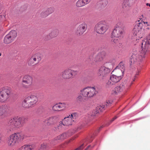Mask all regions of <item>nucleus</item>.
Returning a JSON list of instances; mask_svg holds the SVG:
<instances>
[{"label":"nucleus","instance_id":"obj_1","mask_svg":"<svg viewBox=\"0 0 150 150\" xmlns=\"http://www.w3.org/2000/svg\"><path fill=\"white\" fill-rule=\"evenodd\" d=\"M27 119L26 118L15 117L9 120L8 124L9 127L7 129L9 133L15 130H17L22 127Z\"/></svg>","mask_w":150,"mask_h":150},{"label":"nucleus","instance_id":"obj_2","mask_svg":"<svg viewBox=\"0 0 150 150\" xmlns=\"http://www.w3.org/2000/svg\"><path fill=\"white\" fill-rule=\"evenodd\" d=\"M143 23L138 21L136 22L133 30V34L132 37V39L134 42H138L140 38L142 37Z\"/></svg>","mask_w":150,"mask_h":150},{"label":"nucleus","instance_id":"obj_3","mask_svg":"<svg viewBox=\"0 0 150 150\" xmlns=\"http://www.w3.org/2000/svg\"><path fill=\"white\" fill-rule=\"evenodd\" d=\"M80 94L86 99H91L94 97L98 93L97 89L95 87L87 86L81 89Z\"/></svg>","mask_w":150,"mask_h":150},{"label":"nucleus","instance_id":"obj_4","mask_svg":"<svg viewBox=\"0 0 150 150\" xmlns=\"http://www.w3.org/2000/svg\"><path fill=\"white\" fill-rule=\"evenodd\" d=\"M24 138V136L21 132H17L13 134L8 137L7 142L8 145L13 146L18 143Z\"/></svg>","mask_w":150,"mask_h":150},{"label":"nucleus","instance_id":"obj_5","mask_svg":"<svg viewBox=\"0 0 150 150\" xmlns=\"http://www.w3.org/2000/svg\"><path fill=\"white\" fill-rule=\"evenodd\" d=\"M112 66L111 63L106 62L100 67L98 71V75L99 78L103 80L111 71L110 67Z\"/></svg>","mask_w":150,"mask_h":150},{"label":"nucleus","instance_id":"obj_6","mask_svg":"<svg viewBox=\"0 0 150 150\" xmlns=\"http://www.w3.org/2000/svg\"><path fill=\"white\" fill-rule=\"evenodd\" d=\"M135 79L132 80L131 82L129 81H125L119 85L115 87L111 91V93L112 95H116L120 92L127 89L132 84L133 82L134 81Z\"/></svg>","mask_w":150,"mask_h":150},{"label":"nucleus","instance_id":"obj_7","mask_svg":"<svg viewBox=\"0 0 150 150\" xmlns=\"http://www.w3.org/2000/svg\"><path fill=\"white\" fill-rule=\"evenodd\" d=\"M38 101V98L35 96L31 95L26 98L22 103L23 107L25 108L32 107L35 105Z\"/></svg>","mask_w":150,"mask_h":150},{"label":"nucleus","instance_id":"obj_8","mask_svg":"<svg viewBox=\"0 0 150 150\" xmlns=\"http://www.w3.org/2000/svg\"><path fill=\"white\" fill-rule=\"evenodd\" d=\"M11 95V91L7 87L2 88L0 89V102L4 103L8 100Z\"/></svg>","mask_w":150,"mask_h":150},{"label":"nucleus","instance_id":"obj_9","mask_svg":"<svg viewBox=\"0 0 150 150\" xmlns=\"http://www.w3.org/2000/svg\"><path fill=\"white\" fill-rule=\"evenodd\" d=\"M108 28V26L105 22H100L95 25L94 30L97 33L103 34Z\"/></svg>","mask_w":150,"mask_h":150},{"label":"nucleus","instance_id":"obj_10","mask_svg":"<svg viewBox=\"0 0 150 150\" xmlns=\"http://www.w3.org/2000/svg\"><path fill=\"white\" fill-rule=\"evenodd\" d=\"M123 24L121 23H119L116 25V27L113 30L112 35L115 37L121 38L123 37Z\"/></svg>","mask_w":150,"mask_h":150},{"label":"nucleus","instance_id":"obj_11","mask_svg":"<svg viewBox=\"0 0 150 150\" xmlns=\"http://www.w3.org/2000/svg\"><path fill=\"white\" fill-rule=\"evenodd\" d=\"M41 55L37 53L32 55L28 61V64L29 66H33L38 64L41 60Z\"/></svg>","mask_w":150,"mask_h":150},{"label":"nucleus","instance_id":"obj_12","mask_svg":"<svg viewBox=\"0 0 150 150\" xmlns=\"http://www.w3.org/2000/svg\"><path fill=\"white\" fill-rule=\"evenodd\" d=\"M78 73L77 71L67 69L62 73V76L64 79H71L76 75Z\"/></svg>","mask_w":150,"mask_h":150},{"label":"nucleus","instance_id":"obj_13","mask_svg":"<svg viewBox=\"0 0 150 150\" xmlns=\"http://www.w3.org/2000/svg\"><path fill=\"white\" fill-rule=\"evenodd\" d=\"M11 112V108L6 105H0V119H2Z\"/></svg>","mask_w":150,"mask_h":150},{"label":"nucleus","instance_id":"obj_14","mask_svg":"<svg viewBox=\"0 0 150 150\" xmlns=\"http://www.w3.org/2000/svg\"><path fill=\"white\" fill-rule=\"evenodd\" d=\"M33 78L29 75L24 76L22 79V85L25 88H28L33 83Z\"/></svg>","mask_w":150,"mask_h":150},{"label":"nucleus","instance_id":"obj_15","mask_svg":"<svg viewBox=\"0 0 150 150\" xmlns=\"http://www.w3.org/2000/svg\"><path fill=\"white\" fill-rule=\"evenodd\" d=\"M141 49L144 52H150V34L143 40L141 45Z\"/></svg>","mask_w":150,"mask_h":150},{"label":"nucleus","instance_id":"obj_16","mask_svg":"<svg viewBox=\"0 0 150 150\" xmlns=\"http://www.w3.org/2000/svg\"><path fill=\"white\" fill-rule=\"evenodd\" d=\"M77 114L76 113H73L69 116L65 117L62 120L63 126H69L71 125L74 122L76 118Z\"/></svg>","mask_w":150,"mask_h":150},{"label":"nucleus","instance_id":"obj_17","mask_svg":"<svg viewBox=\"0 0 150 150\" xmlns=\"http://www.w3.org/2000/svg\"><path fill=\"white\" fill-rule=\"evenodd\" d=\"M122 76V75L120 74H116V75L112 74L111 75L109 80L106 83V86L108 87L109 86L118 82L121 79Z\"/></svg>","mask_w":150,"mask_h":150},{"label":"nucleus","instance_id":"obj_18","mask_svg":"<svg viewBox=\"0 0 150 150\" xmlns=\"http://www.w3.org/2000/svg\"><path fill=\"white\" fill-rule=\"evenodd\" d=\"M140 52L137 51H133L132 55L130 58V61L132 63H134L141 61L143 58L142 55H139Z\"/></svg>","mask_w":150,"mask_h":150},{"label":"nucleus","instance_id":"obj_19","mask_svg":"<svg viewBox=\"0 0 150 150\" xmlns=\"http://www.w3.org/2000/svg\"><path fill=\"white\" fill-rule=\"evenodd\" d=\"M69 136L68 133H63L54 138L53 140L52 141V144H54L58 142L62 141L67 138Z\"/></svg>","mask_w":150,"mask_h":150},{"label":"nucleus","instance_id":"obj_20","mask_svg":"<svg viewBox=\"0 0 150 150\" xmlns=\"http://www.w3.org/2000/svg\"><path fill=\"white\" fill-rule=\"evenodd\" d=\"M103 59V57L100 53H99L94 57L90 56L88 59L89 64H92L94 62H100Z\"/></svg>","mask_w":150,"mask_h":150},{"label":"nucleus","instance_id":"obj_21","mask_svg":"<svg viewBox=\"0 0 150 150\" xmlns=\"http://www.w3.org/2000/svg\"><path fill=\"white\" fill-rule=\"evenodd\" d=\"M67 105L66 103H59L54 105L52 108V109L54 111H60L65 109Z\"/></svg>","mask_w":150,"mask_h":150},{"label":"nucleus","instance_id":"obj_22","mask_svg":"<svg viewBox=\"0 0 150 150\" xmlns=\"http://www.w3.org/2000/svg\"><path fill=\"white\" fill-rule=\"evenodd\" d=\"M87 28V25L84 23L80 25L77 28L76 33L77 35H82L86 30Z\"/></svg>","mask_w":150,"mask_h":150},{"label":"nucleus","instance_id":"obj_23","mask_svg":"<svg viewBox=\"0 0 150 150\" xmlns=\"http://www.w3.org/2000/svg\"><path fill=\"white\" fill-rule=\"evenodd\" d=\"M59 33V32L58 30H53L49 34L45 37V39L46 41L50 40L57 37Z\"/></svg>","mask_w":150,"mask_h":150},{"label":"nucleus","instance_id":"obj_24","mask_svg":"<svg viewBox=\"0 0 150 150\" xmlns=\"http://www.w3.org/2000/svg\"><path fill=\"white\" fill-rule=\"evenodd\" d=\"M59 118L58 116H55L49 117L47 123V126H51L55 124L59 120Z\"/></svg>","mask_w":150,"mask_h":150},{"label":"nucleus","instance_id":"obj_25","mask_svg":"<svg viewBox=\"0 0 150 150\" xmlns=\"http://www.w3.org/2000/svg\"><path fill=\"white\" fill-rule=\"evenodd\" d=\"M91 0H78L76 4V6L77 7H81L88 4Z\"/></svg>","mask_w":150,"mask_h":150},{"label":"nucleus","instance_id":"obj_26","mask_svg":"<svg viewBox=\"0 0 150 150\" xmlns=\"http://www.w3.org/2000/svg\"><path fill=\"white\" fill-rule=\"evenodd\" d=\"M115 68L118 69L117 71L120 72V74L123 75V72L124 71V66L123 63L121 62Z\"/></svg>","mask_w":150,"mask_h":150},{"label":"nucleus","instance_id":"obj_27","mask_svg":"<svg viewBox=\"0 0 150 150\" xmlns=\"http://www.w3.org/2000/svg\"><path fill=\"white\" fill-rule=\"evenodd\" d=\"M34 148L33 145H25L22 146L19 150H32Z\"/></svg>","mask_w":150,"mask_h":150},{"label":"nucleus","instance_id":"obj_28","mask_svg":"<svg viewBox=\"0 0 150 150\" xmlns=\"http://www.w3.org/2000/svg\"><path fill=\"white\" fill-rule=\"evenodd\" d=\"M12 40H14L17 35L16 31L14 30L11 31L7 35Z\"/></svg>","mask_w":150,"mask_h":150},{"label":"nucleus","instance_id":"obj_29","mask_svg":"<svg viewBox=\"0 0 150 150\" xmlns=\"http://www.w3.org/2000/svg\"><path fill=\"white\" fill-rule=\"evenodd\" d=\"M105 105H104L103 104L101 105H98L96 108L95 112V114H97L99 113L100 112H101L105 109Z\"/></svg>","mask_w":150,"mask_h":150},{"label":"nucleus","instance_id":"obj_30","mask_svg":"<svg viewBox=\"0 0 150 150\" xmlns=\"http://www.w3.org/2000/svg\"><path fill=\"white\" fill-rule=\"evenodd\" d=\"M86 142H85L83 144L81 145L79 147L75 149L74 150H82L85 146H86L88 143H91L92 142V140H89L88 139H87Z\"/></svg>","mask_w":150,"mask_h":150},{"label":"nucleus","instance_id":"obj_31","mask_svg":"<svg viewBox=\"0 0 150 150\" xmlns=\"http://www.w3.org/2000/svg\"><path fill=\"white\" fill-rule=\"evenodd\" d=\"M13 40L10 38L7 35L4 38V42L6 44H9L12 42Z\"/></svg>","mask_w":150,"mask_h":150},{"label":"nucleus","instance_id":"obj_32","mask_svg":"<svg viewBox=\"0 0 150 150\" xmlns=\"http://www.w3.org/2000/svg\"><path fill=\"white\" fill-rule=\"evenodd\" d=\"M86 100L85 97L81 95H79L76 98L77 101L79 103H81L84 102Z\"/></svg>","mask_w":150,"mask_h":150},{"label":"nucleus","instance_id":"obj_33","mask_svg":"<svg viewBox=\"0 0 150 150\" xmlns=\"http://www.w3.org/2000/svg\"><path fill=\"white\" fill-rule=\"evenodd\" d=\"M49 146V144L43 143L41 144L40 147L38 150H47Z\"/></svg>","mask_w":150,"mask_h":150},{"label":"nucleus","instance_id":"obj_34","mask_svg":"<svg viewBox=\"0 0 150 150\" xmlns=\"http://www.w3.org/2000/svg\"><path fill=\"white\" fill-rule=\"evenodd\" d=\"M112 102V99H108L103 104L105 105V107L106 108L110 106Z\"/></svg>","mask_w":150,"mask_h":150},{"label":"nucleus","instance_id":"obj_35","mask_svg":"<svg viewBox=\"0 0 150 150\" xmlns=\"http://www.w3.org/2000/svg\"><path fill=\"white\" fill-rule=\"evenodd\" d=\"M99 3L102 7H105L107 5L108 1L107 0H102L99 1Z\"/></svg>","mask_w":150,"mask_h":150},{"label":"nucleus","instance_id":"obj_36","mask_svg":"<svg viewBox=\"0 0 150 150\" xmlns=\"http://www.w3.org/2000/svg\"><path fill=\"white\" fill-rule=\"evenodd\" d=\"M121 38H119L115 37L112 35L111 41L115 43H117L118 42L119 40Z\"/></svg>","mask_w":150,"mask_h":150},{"label":"nucleus","instance_id":"obj_37","mask_svg":"<svg viewBox=\"0 0 150 150\" xmlns=\"http://www.w3.org/2000/svg\"><path fill=\"white\" fill-rule=\"evenodd\" d=\"M40 16L42 18H45L48 16L46 11H42L40 13Z\"/></svg>","mask_w":150,"mask_h":150},{"label":"nucleus","instance_id":"obj_38","mask_svg":"<svg viewBox=\"0 0 150 150\" xmlns=\"http://www.w3.org/2000/svg\"><path fill=\"white\" fill-rule=\"evenodd\" d=\"M46 11L49 15L54 12V8L52 7H50L48 8Z\"/></svg>","mask_w":150,"mask_h":150},{"label":"nucleus","instance_id":"obj_39","mask_svg":"<svg viewBox=\"0 0 150 150\" xmlns=\"http://www.w3.org/2000/svg\"><path fill=\"white\" fill-rule=\"evenodd\" d=\"M129 0H124L123 2V7L125 6V7H127L129 5Z\"/></svg>","mask_w":150,"mask_h":150},{"label":"nucleus","instance_id":"obj_40","mask_svg":"<svg viewBox=\"0 0 150 150\" xmlns=\"http://www.w3.org/2000/svg\"><path fill=\"white\" fill-rule=\"evenodd\" d=\"M63 125V123L62 122V121H60L59 122V125L57 126V128H55L56 130H57V129H58L60 128H61Z\"/></svg>","mask_w":150,"mask_h":150},{"label":"nucleus","instance_id":"obj_41","mask_svg":"<svg viewBox=\"0 0 150 150\" xmlns=\"http://www.w3.org/2000/svg\"><path fill=\"white\" fill-rule=\"evenodd\" d=\"M117 70H118V69H116V68L114 69L113 72L115 74H114V75H116V74H120L119 72L117 71Z\"/></svg>","mask_w":150,"mask_h":150},{"label":"nucleus","instance_id":"obj_42","mask_svg":"<svg viewBox=\"0 0 150 150\" xmlns=\"http://www.w3.org/2000/svg\"><path fill=\"white\" fill-rule=\"evenodd\" d=\"M117 118V117L116 116H115L113 118H112V119L110 121V123H111V122H112L113 121H114Z\"/></svg>","mask_w":150,"mask_h":150},{"label":"nucleus","instance_id":"obj_43","mask_svg":"<svg viewBox=\"0 0 150 150\" xmlns=\"http://www.w3.org/2000/svg\"><path fill=\"white\" fill-rule=\"evenodd\" d=\"M83 127V126H82V125H80V126H79V127H78L77 128V131H79V130L81 129Z\"/></svg>","mask_w":150,"mask_h":150},{"label":"nucleus","instance_id":"obj_44","mask_svg":"<svg viewBox=\"0 0 150 150\" xmlns=\"http://www.w3.org/2000/svg\"><path fill=\"white\" fill-rule=\"evenodd\" d=\"M146 5L147 6H149V7H150V4L147 3L146 4Z\"/></svg>","mask_w":150,"mask_h":150},{"label":"nucleus","instance_id":"obj_45","mask_svg":"<svg viewBox=\"0 0 150 150\" xmlns=\"http://www.w3.org/2000/svg\"><path fill=\"white\" fill-rule=\"evenodd\" d=\"M90 145L88 146L87 148H86L85 149V150H87V149H88L89 147H90Z\"/></svg>","mask_w":150,"mask_h":150},{"label":"nucleus","instance_id":"obj_46","mask_svg":"<svg viewBox=\"0 0 150 150\" xmlns=\"http://www.w3.org/2000/svg\"><path fill=\"white\" fill-rule=\"evenodd\" d=\"M2 17V16L1 15H0V21L1 20Z\"/></svg>","mask_w":150,"mask_h":150},{"label":"nucleus","instance_id":"obj_47","mask_svg":"<svg viewBox=\"0 0 150 150\" xmlns=\"http://www.w3.org/2000/svg\"><path fill=\"white\" fill-rule=\"evenodd\" d=\"M147 23H148L147 22H144V24H146H146H147Z\"/></svg>","mask_w":150,"mask_h":150},{"label":"nucleus","instance_id":"obj_48","mask_svg":"<svg viewBox=\"0 0 150 150\" xmlns=\"http://www.w3.org/2000/svg\"><path fill=\"white\" fill-rule=\"evenodd\" d=\"M103 127L102 126H101L100 127V128H99V129H100L101 128H102Z\"/></svg>","mask_w":150,"mask_h":150},{"label":"nucleus","instance_id":"obj_49","mask_svg":"<svg viewBox=\"0 0 150 150\" xmlns=\"http://www.w3.org/2000/svg\"><path fill=\"white\" fill-rule=\"evenodd\" d=\"M71 140H70L69 141V142H70L71 141Z\"/></svg>","mask_w":150,"mask_h":150},{"label":"nucleus","instance_id":"obj_50","mask_svg":"<svg viewBox=\"0 0 150 150\" xmlns=\"http://www.w3.org/2000/svg\"><path fill=\"white\" fill-rule=\"evenodd\" d=\"M1 55V53H0V56Z\"/></svg>","mask_w":150,"mask_h":150},{"label":"nucleus","instance_id":"obj_51","mask_svg":"<svg viewBox=\"0 0 150 150\" xmlns=\"http://www.w3.org/2000/svg\"><path fill=\"white\" fill-rule=\"evenodd\" d=\"M136 77V76L135 75V76H134V77Z\"/></svg>","mask_w":150,"mask_h":150}]
</instances>
